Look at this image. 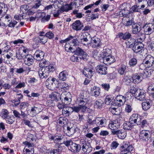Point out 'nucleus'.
I'll return each mask as SVG.
<instances>
[{
    "label": "nucleus",
    "mask_w": 154,
    "mask_h": 154,
    "mask_svg": "<svg viewBox=\"0 0 154 154\" xmlns=\"http://www.w3.org/2000/svg\"><path fill=\"white\" fill-rule=\"evenodd\" d=\"M82 94H83V92L80 93L79 97L77 99V103L79 104V106L70 107L72 110V113L73 112L78 113L80 111L84 113L87 109L88 108L86 105L88 101V98L85 97V96Z\"/></svg>",
    "instance_id": "obj_1"
},
{
    "label": "nucleus",
    "mask_w": 154,
    "mask_h": 154,
    "mask_svg": "<svg viewBox=\"0 0 154 154\" xmlns=\"http://www.w3.org/2000/svg\"><path fill=\"white\" fill-rule=\"evenodd\" d=\"M131 92L134 94L135 98L137 100L142 101L145 99L146 93L145 91L143 89L133 87L131 90Z\"/></svg>",
    "instance_id": "obj_2"
},
{
    "label": "nucleus",
    "mask_w": 154,
    "mask_h": 154,
    "mask_svg": "<svg viewBox=\"0 0 154 154\" xmlns=\"http://www.w3.org/2000/svg\"><path fill=\"white\" fill-rule=\"evenodd\" d=\"M91 37L87 32L83 33L80 37V43L84 45L88 46L91 43Z\"/></svg>",
    "instance_id": "obj_3"
},
{
    "label": "nucleus",
    "mask_w": 154,
    "mask_h": 154,
    "mask_svg": "<svg viewBox=\"0 0 154 154\" xmlns=\"http://www.w3.org/2000/svg\"><path fill=\"white\" fill-rule=\"evenodd\" d=\"M151 137V133L149 131L143 130L139 133V139L141 141L147 142Z\"/></svg>",
    "instance_id": "obj_4"
},
{
    "label": "nucleus",
    "mask_w": 154,
    "mask_h": 154,
    "mask_svg": "<svg viewBox=\"0 0 154 154\" xmlns=\"http://www.w3.org/2000/svg\"><path fill=\"white\" fill-rule=\"evenodd\" d=\"M65 128L66 130H64V131L69 136L73 135L78 129L75 125L72 124H70L69 125H67Z\"/></svg>",
    "instance_id": "obj_5"
},
{
    "label": "nucleus",
    "mask_w": 154,
    "mask_h": 154,
    "mask_svg": "<svg viewBox=\"0 0 154 154\" xmlns=\"http://www.w3.org/2000/svg\"><path fill=\"white\" fill-rule=\"evenodd\" d=\"M73 52L77 56H79L82 59L84 60H87L88 56L87 53L79 47H78L75 50L74 49Z\"/></svg>",
    "instance_id": "obj_6"
},
{
    "label": "nucleus",
    "mask_w": 154,
    "mask_h": 154,
    "mask_svg": "<svg viewBox=\"0 0 154 154\" xmlns=\"http://www.w3.org/2000/svg\"><path fill=\"white\" fill-rule=\"evenodd\" d=\"M141 117L137 114H133L130 117L129 120L135 125H139L141 124Z\"/></svg>",
    "instance_id": "obj_7"
},
{
    "label": "nucleus",
    "mask_w": 154,
    "mask_h": 154,
    "mask_svg": "<svg viewBox=\"0 0 154 154\" xmlns=\"http://www.w3.org/2000/svg\"><path fill=\"white\" fill-rule=\"evenodd\" d=\"M114 100V101L115 102L114 104L118 107L123 105L126 101L124 96L121 95L117 96Z\"/></svg>",
    "instance_id": "obj_8"
},
{
    "label": "nucleus",
    "mask_w": 154,
    "mask_h": 154,
    "mask_svg": "<svg viewBox=\"0 0 154 154\" xmlns=\"http://www.w3.org/2000/svg\"><path fill=\"white\" fill-rule=\"evenodd\" d=\"M145 34L149 35L154 32V25L150 23L146 24L143 27Z\"/></svg>",
    "instance_id": "obj_9"
},
{
    "label": "nucleus",
    "mask_w": 154,
    "mask_h": 154,
    "mask_svg": "<svg viewBox=\"0 0 154 154\" xmlns=\"http://www.w3.org/2000/svg\"><path fill=\"white\" fill-rule=\"evenodd\" d=\"M120 124L117 120L111 121L109 122L108 125V127L112 131H117L120 128Z\"/></svg>",
    "instance_id": "obj_10"
},
{
    "label": "nucleus",
    "mask_w": 154,
    "mask_h": 154,
    "mask_svg": "<svg viewBox=\"0 0 154 154\" xmlns=\"http://www.w3.org/2000/svg\"><path fill=\"white\" fill-rule=\"evenodd\" d=\"M68 121V119L64 117H60L57 120V124L58 125L62 127L63 130H66L65 128Z\"/></svg>",
    "instance_id": "obj_11"
},
{
    "label": "nucleus",
    "mask_w": 154,
    "mask_h": 154,
    "mask_svg": "<svg viewBox=\"0 0 154 154\" xmlns=\"http://www.w3.org/2000/svg\"><path fill=\"white\" fill-rule=\"evenodd\" d=\"M80 148H82L83 151L85 152L89 153L91 150V148L90 147L87 142L84 140H81L80 142Z\"/></svg>",
    "instance_id": "obj_12"
},
{
    "label": "nucleus",
    "mask_w": 154,
    "mask_h": 154,
    "mask_svg": "<svg viewBox=\"0 0 154 154\" xmlns=\"http://www.w3.org/2000/svg\"><path fill=\"white\" fill-rule=\"evenodd\" d=\"M142 23L137 22L132 26V32L133 34H137L140 32L142 29Z\"/></svg>",
    "instance_id": "obj_13"
},
{
    "label": "nucleus",
    "mask_w": 154,
    "mask_h": 154,
    "mask_svg": "<svg viewBox=\"0 0 154 154\" xmlns=\"http://www.w3.org/2000/svg\"><path fill=\"white\" fill-rule=\"evenodd\" d=\"M145 66L147 67H150L154 62V57L150 54H149L146 57L144 60H143Z\"/></svg>",
    "instance_id": "obj_14"
},
{
    "label": "nucleus",
    "mask_w": 154,
    "mask_h": 154,
    "mask_svg": "<svg viewBox=\"0 0 154 154\" xmlns=\"http://www.w3.org/2000/svg\"><path fill=\"white\" fill-rule=\"evenodd\" d=\"M133 82L135 84L140 83L143 79L142 76V73H135L132 75Z\"/></svg>",
    "instance_id": "obj_15"
},
{
    "label": "nucleus",
    "mask_w": 154,
    "mask_h": 154,
    "mask_svg": "<svg viewBox=\"0 0 154 154\" xmlns=\"http://www.w3.org/2000/svg\"><path fill=\"white\" fill-rule=\"evenodd\" d=\"M48 69L45 67L40 68L38 70V74L40 77L41 79L46 78L49 76V73Z\"/></svg>",
    "instance_id": "obj_16"
},
{
    "label": "nucleus",
    "mask_w": 154,
    "mask_h": 154,
    "mask_svg": "<svg viewBox=\"0 0 154 154\" xmlns=\"http://www.w3.org/2000/svg\"><path fill=\"white\" fill-rule=\"evenodd\" d=\"M72 28L76 31L80 30L83 27V24L79 20H77L72 23Z\"/></svg>",
    "instance_id": "obj_17"
},
{
    "label": "nucleus",
    "mask_w": 154,
    "mask_h": 154,
    "mask_svg": "<svg viewBox=\"0 0 154 154\" xmlns=\"http://www.w3.org/2000/svg\"><path fill=\"white\" fill-rule=\"evenodd\" d=\"M21 57L24 58V63L25 64L29 66L33 63V57L31 54H28L26 55L21 56Z\"/></svg>",
    "instance_id": "obj_18"
},
{
    "label": "nucleus",
    "mask_w": 154,
    "mask_h": 154,
    "mask_svg": "<svg viewBox=\"0 0 154 154\" xmlns=\"http://www.w3.org/2000/svg\"><path fill=\"white\" fill-rule=\"evenodd\" d=\"M95 122L98 126L101 127H103L106 125V120L104 117H98L95 120Z\"/></svg>",
    "instance_id": "obj_19"
},
{
    "label": "nucleus",
    "mask_w": 154,
    "mask_h": 154,
    "mask_svg": "<svg viewBox=\"0 0 154 154\" xmlns=\"http://www.w3.org/2000/svg\"><path fill=\"white\" fill-rule=\"evenodd\" d=\"M126 20V18L124 17L122 19V22L123 24L126 26L129 27L131 25L133 26L136 23L134 21V18L132 17L131 18L128 17V20L125 21Z\"/></svg>",
    "instance_id": "obj_20"
},
{
    "label": "nucleus",
    "mask_w": 154,
    "mask_h": 154,
    "mask_svg": "<svg viewBox=\"0 0 154 154\" xmlns=\"http://www.w3.org/2000/svg\"><path fill=\"white\" fill-rule=\"evenodd\" d=\"M45 56L44 53L41 50H36L34 55V59L37 61L43 59Z\"/></svg>",
    "instance_id": "obj_21"
},
{
    "label": "nucleus",
    "mask_w": 154,
    "mask_h": 154,
    "mask_svg": "<svg viewBox=\"0 0 154 154\" xmlns=\"http://www.w3.org/2000/svg\"><path fill=\"white\" fill-rule=\"evenodd\" d=\"M103 58V63L107 65H110L111 64L114 63L115 61V57L112 55L109 56L108 57H106Z\"/></svg>",
    "instance_id": "obj_22"
},
{
    "label": "nucleus",
    "mask_w": 154,
    "mask_h": 154,
    "mask_svg": "<svg viewBox=\"0 0 154 154\" xmlns=\"http://www.w3.org/2000/svg\"><path fill=\"white\" fill-rule=\"evenodd\" d=\"M63 4H60L62 6L60 9L63 13L64 12H67L73 9V7H71L70 4H68L66 2H63Z\"/></svg>",
    "instance_id": "obj_23"
},
{
    "label": "nucleus",
    "mask_w": 154,
    "mask_h": 154,
    "mask_svg": "<svg viewBox=\"0 0 154 154\" xmlns=\"http://www.w3.org/2000/svg\"><path fill=\"white\" fill-rule=\"evenodd\" d=\"M92 47L93 48H100L101 46L100 40L98 38H94L91 37V43Z\"/></svg>",
    "instance_id": "obj_24"
},
{
    "label": "nucleus",
    "mask_w": 154,
    "mask_h": 154,
    "mask_svg": "<svg viewBox=\"0 0 154 154\" xmlns=\"http://www.w3.org/2000/svg\"><path fill=\"white\" fill-rule=\"evenodd\" d=\"M57 88L60 91L63 92H65L64 93H67L66 91L69 88V86L68 84L64 82H63L59 84L57 86Z\"/></svg>",
    "instance_id": "obj_25"
},
{
    "label": "nucleus",
    "mask_w": 154,
    "mask_h": 154,
    "mask_svg": "<svg viewBox=\"0 0 154 154\" xmlns=\"http://www.w3.org/2000/svg\"><path fill=\"white\" fill-rule=\"evenodd\" d=\"M96 70L98 73L101 75H106L107 73V67L104 65H100L96 67Z\"/></svg>",
    "instance_id": "obj_26"
},
{
    "label": "nucleus",
    "mask_w": 154,
    "mask_h": 154,
    "mask_svg": "<svg viewBox=\"0 0 154 154\" xmlns=\"http://www.w3.org/2000/svg\"><path fill=\"white\" fill-rule=\"evenodd\" d=\"M113 135H116L118 137L121 139H124L126 136V133L122 130H118L117 131H112Z\"/></svg>",
    "instance_id": "obj_27"
},
{
    "label": "nucleus",
    "mask_w": 154,
    "mask_h": 154,
    "mask_svg": "<svg viewBox=\"0 0 154 154\" xmlns=\"http://www.w3.org/2000/svg\"><path fill=\"white\" fill-rule=\"evenodd\" d=\"M49 139L51 140H53L54 143H58L63 138V136L61 135H52L50 134L48 135Z\"/></svg>",
    "instance_id": "obj_28"
},
{
    "label": "nucleus",
    "mask_w": 154,
    "mask_h": 154,
    "mask_svg": "<svg viewBox=\"0 0 154 154\" xmlns=\"http://www.w3.org/2000/svg\"><path fill=\"white\" fill-rule=\"evenodd\" d=\"M65 95V96L63 97V98L64 99H62L63 101H64L63 103H64L66 105L69 104L71 101V96L69 92H68L66 95L64 93H62L61 94V96L63 97V95Z\"/></svg>",
    "instance_id": "obj_29"
},
{
    "label": "nucleus",
    "mask_w": 154,
    "mask_h": 154,
    "mask_svg": "<svg viewBox=\"0 0 154 154\" xmlns=\"http://www.w3.org/2000/svg\"><path fill=\"white\" fill-rule=\"evenodd\" d=\"M118 36L120 38V39L125 40L131 38V35L129 32H126L125 33L123 32L119 33L118 34Z\"/></svg>",
    "instance_id": "obj_30"
},
{
    "label": "nucleus",
    "mask_w": 154,
    "mask_h": 154,
    "mask_svg": "<svg viewBox=\"0 0 154 154\" xmlns=\"http://www.w3.org/2000/svg\"><path fill=\"white\" fill-rule=\"evenodd\" d=\"M100 89L99 87L94 86L91 88V94L92 96L97 97L100 95Z\"/></svg>",
    "instance_id": "obj_31"
},
{
    "label": "nucleus",
    "mask_w": 154,
    "mask_h": 154,
    "mask_svg": "<svg viewBox=\"0 0 154 154\" xmlns=\"http://www.w3.org/2000/svg\"><path fill=\"white\" fill-rule=\"evenodd\" d=\"M140 44H141V45H139L137 43L134 47L132 48V50L134 52L139 54H140L142 52V51H143L144 45L141 43Z\"/></svg>",
    "instance_id": "obj_32"
},
{
    "label": "nucleus",
    "mask_w": 154,
    "mask_h": 154,
    "mask_svg": "<svg viewBox=\"0 0 154 154\" xmlns=\"http://www.w3.org/2000/svg\"><path fill=\"white\" fill-rule=\"evenodd\" d=\"M69 149L73 152L77 153L80 149V145L72 142L71 144L70 145Z\"/></svg>",
    "instance_id": "obj_33"
},
{
    "label": "nucleus",
    "mask_w": 154,
    "mask_h": 154,
    "mask_svg": "<svg viewBox=\"0 0 154 154\" xmlns=\"http://www.w3.org/2000/svg\"><path fill=\"white\" fill-rule=\"evenodd\" d=\"M122 82L126 85H130L131 82H133L132 77L128 75H125L122 80Z\"/></svg>",
    "instance_id": "obj_34"
},
{
    "label": "nucleus",
    "mask_w": 154,
    "mask_h": 154,
    "mask_svg": "<svg viewBox=\"0 0 154 154\" xmlns=\"http://www.w3.org/2000/svg\"><path fill=\"white\" fill-rule=\"evenodd\" d=\"M0 15L2 14L4 15L8 11V7L4 3L0 2Z\"/></svg>",
    "instance_id": "obj_35"
},
{
    "label": "nucleus",
    "mask_w": 154,
    "mask_h": 154,
    "mask_svg": "<svg viewBox=\"0 0 154 154\" xmlns=\"http://www.w3.org/2000/svg\"><path fill=\"white\" fill-rule=\"evenodd\" d=\"M83 74L88 78H91L94 74V72L91 68H85L83 71Z\"/></svg>",
    "instance_id": "obj_36"
},
{
    "label": "nucleus",
    "mask_w": 154,
    "mask_h": 154,
    "mask_svg": "<svg viewBox=\"0 0 154 154\" xmlns=\"http://www.w3.org/2000/svg\"><path fill=\"white\" fill-rule=\"evenodd\" d=\"M135 125L133 123L131 122V121L129 120V121L126 122L124 123L123 125V128L127 130H131L133 128Z\"/></svg>",
    "instance_id": "obj_37"
},
{
    "label": "nucleus",
    "mask_w": 154,
    "mask_h": 154,
    "mask_svg": "<svg viewBox=\"0 0 154 154\" xmlns=\"http://www.w3.org/2000/svg\"><path fill=\"white\" fill-rule=\"evenodd\" d=\"M103 105L104 103L102 100L99 99L95 102L94 106L95 108L100 109L103 106Z\"/></svg>",
    "instance_id": "obj_38"
},
{
    "label": "nucleus",
    "mask_w": 154,
    "mask_h": 154,
    "mask_svg": "<svg viewBox=\"0 0 154 154\" xmlns=\"http://www.w3.org/2000/svg\"><path fill=\"white\" fill-rule=\"evenodd\" d=\"M48 41V38L45 36L40 35L39 36L37 37L36 41L38 42L45 44Z\"/></svg>",
    "instance_id": "obj_39"
},
{
    "label": "nucleus",
    "mask_w": 154,
    "mask_h": 154,
    "mask_svg": "<svg viewBox=\"0 0 154 154\" xmlns=\"http://www.w3.org/2000/svg\"><path fill=\"white\" fill-rule=\"evenodd\" d=\"M136 40L133 38H130L129 40L126 42L127 46L129 48H133L135 46L137 43H135Z\"/></svg>",
    "instance_id": "obj_40"
},
{
    "label": "nucleus",
    "mask_w": 154,
    "mask_h": 154,
    "mask_svg": "<svg viewBox=\"0 0 154 154\" xmlns=\"http://www.w3.org/2000/svg\"><path fill=\"white\" fill-rule=\"evenodd\" d=\"M72 110L70 107H65L62 109V113L66 117H68L72 113Z\"/></svg>",
    "instance_id": "obj_41"
},
{
    "label": "nucleus",
    "mask_w": 154,
    "mask_h": 154,
    "mask_svg": "<svg viewBox=\"0 0 154 154\" xmlns=\"http://www.w3.org/2000/svg\"><path fill=\"white\" fill-rule=\"evenodd\" d=\"M114 100L112 98L111 96H106L105 99V103L107 105H114Z\"/></svg>",
    "instance_id": "obj_42"
},
{
    "label": "nucleus",
    "mask_w": 154,
    "mask_h": 154,
    "mask_svg": "<svg viewBox=\"0 0 154 154\" xmlns=\"http://www.w3.org/2000/svg\"><path fill=\"white\" fill-rule=\"evenodd\" d=\"M68 75V74L66 71H63L59 74V79L63 81L66 80Z\"/></svg>",
    "instance_id": "obj_43"
},
{
    "label": "nucleus",
    "mask_w": 154,
    "mask_h": 154,
    "mask_svg": "<svg viewBox=\"0 0 154 154\" xmlns=\"http://www.w3.org/2000/svg\"><path fill=\"white\" fill-rule=\"evenodd\" d=\"M122 147L124 148L123 150L122 151V152L127 151L130 152L132 150L133 147L132 146L130 145L129 143L125 144L124 145L122 146Z\"/></svg>",
    "instance_id": "obj_44"
},
{
    "label": "nucleus",
    "mask_w": 154,
    "mask_h": 154,
    "mask_svg": "<svg viewBox=\"0 0 154 154\" xmlns=\"http://www.w3.org/2000/svg\"><path fill=\"white\" fill-rule=\"evenodd\" d=\"M60 94L56 92H54L52 93L49 95L50 97L53 100L57 102L59 97Z\"/></svg>",
    "instance_id": "obj_45"
},
{
    "label": "nucleus",
    "mask_w": 154,
    "mask_h": 154,
    "mask_svg": "<svg viewBox=\"0 0 154 154\" xmlns=\"http://www.w3.org/2000/svg\"><path fill=\"white\" fill-rule=\"evenodd\" d=\"M9 112L5 109H2L0 112V116L3 119H5L9 116Z\"/></svg>",
    "instance_id": "obj_46"
},
{
    "label": "nucleus",
    "mask_w": 154,
    "mask_h": 154,
    "mask_svg": "<svg viewBox=\"0 0 154 154\" xmlns=\"http://www.w3.org/2000/svg\"><path fill=\"white\" fill-rule=\"evenodd\" d=\"M126 67L125 65H122L118 69V72L121 75H125L126 72Z\"/></svg>",
    "instance_id": "obj_47"
},
{
    "label": "nucleus",
    "mask_w": 154,
    "mask_h": 154,
    "mask_svg": "<svg viewBox=\"0 0 154 154\" xmlns=\"http://www.w3.org/2000/svg\"><path fill=\"white\" fill-rule=\"evenodd\" d=\"M150 101L144 102L142 103L143 109L144 110H148L150 107Z\"/></svg>",
    "instance_id": "obj_48"
},
{
    "label": "nucleus",
    "mask_w": 154,
    "mask_h": 154,
    "mask_svg": "<svg viewBox=\"0 0 154 154\" xmlns=\"http://www.w3.org/2000/svg\"><path fill=\"white\" fill-rule=\"evenodd\" d=\"M34 152V147L31 148H24L23 150L24 154H33Z\"/></svg>",
    "instance_id": "obj_49"
},
{
    "label": "nucleus",
    "mask_w": 154,
    "mask_h": 154,
    "mask_svg": "<svg viewBox=\"0 0 154 154\" xmlns=\"http://www.w3.org/2000/svg\"><path fill=\"white\" fill-rule=\"evenodd\" d=\"M53 81L51 84H50V86L49 88L50 89L52 90L55 89V88H57L58 85H57L56 84H59L55 78V80H53Z\"/></svg>",
    "instance_id": "obj_50"
},
{
    "label": "nucleus",
    "mask_w": 154,
    "mask_h": 154,
    "mask_svg": "<svg viewBox=\"0 0 154 154\" xmlns=\"http://www.w3.org/2000/svg\"><path fill=\"white\" fill-rule=\"evenodd\" d=\"M49 64V62L45 60H41L39 63V66L40 68H44L47 66Z\"/></svg>",
    "instance_id": "obj_51"
},
{
    "label": "nucleus",
    "mask_w": 154,
    "mask_h": 154,
    "mask_svg": "<svg viewBox=\"0 0 154 154\" xmlns=\"http://www.w3.org/2000/svg\"><path fill=\"white\" fill-rule=\"evenodd\" d=\"M153 71L151 70H149L148 71L145 70L143 71V73H142V75L143 78L145 79L148 77H150L152 74Z\"/></svg>",
    "instance_id": "obj_52"
},
{
    "label": "nucleus",
    "mask_w": 154,
    "mask_h": 154,
    "mask_svg": "<svg viewBox=\"0 0 154 154\" xmlns=\"http://www.w3.org/2000/svg\"><path fill=\"white\" fill-rule=\"evenodd\" d=\"M110 50L108 48L104 49L103 50V51L102 52V55L103 56L102 57L103 59V58L109 56L111 55L110 54Z\"/></svg>",
    "instance_id": "obj_53"
},
{
    "label": "nucleus",
    "mask_w": 154,
    "mask_h": 154,
    "mask_svg": "<svg viewBox=\"0 0 154 154\" xmlns=\"http://www.w3.org/2000/svg\"><path fill=\"white\" fill-rule=\"evenodd\" d=\"M137 63V59L134 57H133L129 60L128 63L130 67H134L136 65Z\"/></svg>",
    "instance_id": "obj_54"
},
{
    "label": "nucleus",
    "mask_w": 154,
    "mask_h": 154,
    "mask_svg": "<svg viewBox=\"0 0 154 154\" xmlns=\"http://www.w3.org/2000/svg\"><path fill=\"white\" fill-rule=\"evenodd\" d=\"M72 14L75 15V17L79 18H80L83 17V14L82 13L79 12V10L75 9L72 11Z\"/></svg>",
    "instance_id": "obj_55"
},
{
    "label": "nucleus",
    "mask_w": 154,
    "mask_h": 154,
    "mask_svg": "<svg viewBox=\"0 0 154 154\" xmlns=\"http://www.w3.org/2000/svg\"><path fill=\"white\" fill-rule=\"evenodd\" d=\"M82 59L80 57H78V56L74 54L70 58L71 61L74 62H80Z\"/></svg>",
    "instance_id": "obj_56"
},
{
    "label": "nucleus",
    "mask_w": 154,
    "mask_h": 154,
    "mask_svg": "<svg viewBox=\"0 0 154 154\" xmlns=\"http://www.w3.org/2000/svg\"><path fill=\"white\" fill-rule=\"evenodd\" d=\"M71 44L69 43H66L65 45V50L67 52H73L74 48L71 47Z\"/></svg>",
    "instance_id": "obj_57"
},
{
    "label": "nucleus",
    "mask_w": 154,
    "mask_h": 154,
    "mask_svg": "<svg viewBox=\"0 0 154 154\" xmlns=\"http://www.w3.org/2000/svg\"><path fill=\"white\" fill-rule=\"evenodd\" d=\"M39 109L35 106L31 107V113H32V116H35L38 113V111Z\"/></svg>",
    "instance_id": "obj_58"
},
{
    "label": "nucleus",
    "mask_w": 154,
    "mask_h": 154,
    "mask_svg": "<svg viewBox=\"0 0 154 154\" xmlns=\"http://www.w3.org/2000/svg\"><path fill=\"white\" fill-rule=\"evenodd\" d=\"M88 17H90V19L91 20H94L99 17V14L97 13H95L93 12H92L91 14H88Z\"/></svg>",
    "instance_id": "obj_59"
},
{
    "label": "nucleus",
    "mask_w": 154,
    "mask_h": 154,
    "mask_svg": "<svg viewBox=\"0 0 154 154\" xmlns=\"http://www.w3.org/2000/svg\"><path fill=\"white\" fill-rule=\"evenodd\" d=\"M53 80H55V78H53L51 77H49L46 80L45 82V84L46 86H47L48 88H49L50 84H51Z\"/></svg>",
    "instance_id": "obj_60"
},
{
    "label": "nucleus",
    "mask_w": 154,
    "mask_h": 154,
    "mask_svg": "<svg viewBox=\"0 0 154 154\" xmlns=\"http://www.w3.org/2000/svg\"><path fill=\"white\" fill-rule=\"evenodd\" d=\"M131 9L133 12H140V5H136L132 6L131 8Z\"/></svg>",
    "instance_id": "obj_61"
},
{
    "label": "nucleus",
    "mask_w": 154,
    "mask_h": 154,
    "mask_svg": "<svg viewBox=\"0 0 154 154\" xmlns=\"http://www.w3.org/2000/svg\"><path fill=\"white\" fill-rule=\"evenodd\" d=\"M148 91L152 94V97L154 98V86L151 85L148 87Z\"/></svg>",
    "instance_id": "obj_62"
},
{
    "label": "nucleus",
    "mask_w": 154,
    "mask_h": 154,
    "mask_svg": "<svg viewBox=\"0 0 154 154\" xmlns=\"http://www.w3.org/2000/svg\"><path fill=\"white\" fill-rule=\"evenodd\" d=\"M7 123L10 124H13L14 122V120L13 119V117L9 116L8 117V118H6L5 119Z\"/></svg>",
    "instance_id": "obj_63"
},
{
    "label": "nucleus",
    "mask_w": 154,
    "mask_h": 154,
    "mask_svg": "<svg viewBox=\"0 0 154 154\" xmlns=\"http://www.w3.org/2000/svg\"><path fill=\"white\" fill-rule=\"evenodd\" d=\"M79 43L80 42L78 41L77 39V38H75L73 39L72 40L71 42H70V44H71L72 46H75L78 45Z\"/></svg>",
    "instance_id": "obj_64"
}]
</instances>
